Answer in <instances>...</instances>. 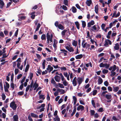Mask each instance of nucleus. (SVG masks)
Masks as SVG:
<instances>
[{
  "mask_svg": "<svg viewBox=\"0 0 121 121\" xmlns=\"http://www.w3.org/2000/svg\"><path fill=\"white\" fill-rule=\"evenodd\" d=\"M77 82L78 84V87L79 88V86L84 81V77H79L77 78Z\"/></svg>",
  "mask_w": 121,
  "mask_h": 121,
  "instance_id": "1",
  "label": "nucleus"
},
{
  "mask_svg": "<svg viewBox=\"0 0 121 121\" xmlns=\"http://www.w3.org/2000/svg\"><path fill=\"white\" fill-rule=\"evenodd\" d=\"M101 99L104 101V102H105L106 101V91L103 92L101 95Z\"/></svg>",
  "mask_w": 121,
  "mask_h": 121,
  "instance_id": "2",
  "label": "nucleus"
},
{
  "mask_svg": "<svg viewBox=\"0 0 121 121\" xmlns=\"http://www.w3.org/2000/svg\"><path fill=\"white\" fill-rule=\"evenodd\" d=\"M10 106L13 110H16L17 108V105L14 101H13L10 103Z\"/></svg>",
  "mask_w": 121,
  "mask_h": 121,
  "instance_id": "3",
  "label": "nucleus"
},
{
  "mask_svg": "<svg viewBox=\"0 0 121 121\" xmlns=\"http://www.w3.org/2000/svg\"><path fill=\"white\" fill-rule=\"evenodd\" d=\"M77 78L76 77H75L72 81V84L74 86H75L78 83L77 82Z\"/></svg>",
  "mask_w": 121,
  "mask_h": 121,
  "instance_id": "4",
  "label": "nucleus"
},
{
  "mask_svg": "<svg viewBox=\"0 0 121 121\" xmlns=\"http://www.w3.org/2000/svg\"><path fill=\"white\" fill-rule=\"evenodd\" d=\"M54 78L55 81L58 82H60L61 79L60 77L57 75H55Z\"/></svg>",
  "mask_w": 121,
  "mask_h": 121,
  "instance_id": "5",
  "label": "nucleus"
},
{
  "mask_svg": "<svg viewBox=\"0 0 121 121\" xmlns=\"http://www.w3.org/2000/svg\"><path fill=\"white\" fill-rule=\"evenodd\" d=\"M112 97L111 95H106V99H109V100L106 101L107 102H110L111 101V100L110 99Z\"/></svg>",
  "mask_w": 121,
  "mask_h": 121,
  "instance_id": "6",
  "label": "nucleus"
},
{
  "mask_svg": "<svg viewBox=\"0 0 121 121\" xmlns=\"http://www.w3.org/2000/svg\"><path fill=\"white\" fill-rule=\"evenodd\" d=\"M84 107L82 105H80L78 107L77 110L78 111L80 110V109H81V111H83L84 110Z\"/></svg>",
  "mask_w": 121,
  "mask_h": 121,
  "instance_id": "7",
  "label": "nucleus"
},
{
  "mask_svg": "<svg viewBox=\"0 0 121 121\" xmlns=\"http://www.w3.org/2000/svg\"><path fill=\"white\" fill-rule=\"evenodd\" d=\"M115 46L114 47V48L116 50H118L119 49V45L118 43H117L115 44Z\"/></svg>",
  "mask_w": 121,
  "mask_h": 121,
  "instance_id": "8",
  "label": "nucleus"
},
{
  "mask_svg": "<svg viewBox=\"0 0 121 121\" xmlns=\"http://www.w3.org/2000/svg\"><path fill=\"white\" fill-rule=\"evenodd\" d=\"M4 5V3L3 0H0V8L2 9Z\"/></svg>",
  "mask_w": 121,
  "mask_h": 121,
  "instance_id": "9",
  "label": "nucleus"
},
{
  "mask_svg": "<svg viewBox=\"0 0 121 121\" xmlns=\"http://www.w3.org/2000/svg\"><path fill=\"white\" fill-rule=\"evenodd\" d=\"M51 82L52 84H53L55 85V86H56V88H57V86H58V85L57 84H56V82L55 81L53 78H52L51 80Z\"/></svg>",
  "mask_w": 121,
  "mask_h": 121,
  "instance_id": "10",
  "label": "nucleus"
},
{
  "mask_svg": "<svg viewBox=\"0 0 121 121\" xmlns=\"http://www.w3.org/2000/svg\"><path fill=\"white\" fill-rule=\"evenodd\" d=\"M57 91L59 92H61V94H64L65 92V90L63 89H60V88L57 89Z\"/></svg>",
  "mask_w": 121,
  "mask_h": 121,
  "instance_id": "11",
  "label": "nucleus"
},
{
  "mask_svg": "<svg viewBox=\"0 0 121 121\" xmlns=\"http://www.w3.org/2000/svg\"><path fill=\"white\" fill-rule=\"evenodd\" d=\"M92 3L91 0H87L86 2V4L88 6H90Z\"/></svg>",
  "mask_w": 121,
  "mask_h": 121,
  "instance_id": "12",
  "label": "nucleus"
},
{
  "mask_svg": "<svg viewBox=\"0 0 121 121\" xmlns=\"http://www.w3.org/2000/svg\"><path fill=\"white\" fill-rule=\"evenodd\" d=\"M83 57L82 55V54L78 55L75 57L76 59H80L82 58Z\"/></svg>",
  "mask_w": 121,
  "mask_h": 121,
  "instance_id": "13",
  "label": "nucleus"
},
{
  "mask_svg": "<svg viewBox=\"0 0 121 121\" xmlns=\"http://www.w3.org/2000/svg\"><path fill=\"white\" fill-rule=\"evenodd\" d=\"M75 24L76 25L77 28L78 30H79L80 29V24L79 22L78 21L75 22Z\"/></svg>",
  "mask_w": 121,
  "mask_h": 121,
  "instance_id": "14",
  "label": "nucleus"
},
{
  "mask_svg": "<svg viewBox=\"0 0 121 121\" xmlns=\"http://www.w3.org/2000/svg\"><path fill=\"white\" fill-rule=\"evenodd\" d=\"M57 43V41L56 39H54L53 41V46L54 48L56 47V45Z\"/></svg>",
  "mask_w": 121,
  "mask_h": 121,
  "instance_id": "15",
  "label": "nucleus"
},
{
  "mask_svg": "<svg viewBox=\"0 0 121 121\" xmlns=\"http://www.w3.org/2000/svg\"><path fill=\"white\" fill-rule=\"evenodd\" d=\"M13 118L14 119V121H18V116L17 115H14L13 117Z\"/></svg>",
  "mask_w": 121,
  "mask_h": 121,
  "instance_id": "16",
  "label": "nucleus"
},
{
  "mask_svg": "<svg viewBox=\"0 0 121 121\" xmlns=\"http://www.w3.org/2000/svg\"><path fill=\"white\" fill-rule=\"evenodd\" d=\"M103 81L102 79L100 77H99V78L98 79V84H101L103 82Z\"/></svg>",
  "mask_w": 121,
  "mask_h": 121,
  "instance_id": "17",
  "label": "nucleus"
},
{
  "mask_svg": "<svg viewBox=\"0 0 121 121\" xmlns=\"http://www.w3.org/2000/svg\"><path fill=\"white\" fill-rule=\"evenodd\" d=\"M95 11L96 13L98 14V5H96L95 6Z\"/></svg>",
  "mask_w": 121,
  "mask_h": 121,
  "instance_id": "18",
  "label": "nucleus"
},
{
  "mask_svg": "<svg viewBox=\"0 0 121 121\" xmlns=\"http://www.w3.org/2000/svg\"><path fill=\"white\" fill-rule=\"evenodd\" d=\"M82 27L83 28H84L86 26V22L84 21H82Z\"/></svg>",
  "mask_w": 121,
  "mask_h": 121,
  "instance_id": "19",
  "label": "nucleus"
},
{
  "mask_svg": "<svg viewBox=\"0 0 121 121\" xmlns=\"http://www.w3.org/2000/svg\"><path fill=\"white\" fill-rule=\"evenodd\" d=\"M58 28L61 30H63L65 28V27L61 24H60L58 27Z\"/></svg>",
  "mask_w": 121,
  "mask_h": 121,
  "instance_id": "20",
  "label": "nucleus"
},
{
  "mask_svg": "<svg viewBox=\"0 0 121 121\" xmlns=\"http://www.w3.org/2000/svg\"><path fill=\"white\" fill-rule=\"evenodd\" d=\"M99 1L101 3H102V4L103 7H104L105 6V4H106V1L104 2V1L103 0H99Z\"/></svg>",
  "mask_w": 121,
  "mask_h": 121,
  "instance_id": "21",
  "label": "nucleus"
},
{
  "mask_svg": "<svg viewBox=\"0 0 121 121\" xmlns=\"http://www.w3.org/2000/svg\"><path fill=\"white\" fill-rule=\"evenodd\" d=\"M77 41L74 40L73 41V42H72V45L75 47H76L77 45Z\"/></svg>",
  "mask_w": 121,
  "mask_h": 121,
  "instance_id": "22",
  "label": "nucleus"
},
{
  "mask_svg": "<svg viewBox=\"0 0 121 121\" xmlns=\"http://www.w3.org/2000/svg\"><path fill=\"white\" fill-rule=\"evenodd\" d=\"M31 116L32 117H34L35 118H37L38 117V116L36 114H35L34 113H31Z\"/></svg>",
  "mask_w": 121,
  "mask_h": 121,
  "instance_id": "23",
  "label": "nucleus"
},
{
  "mask_svg": "<svg viewBox=\"0 0 121 121\" xmlns=\"http://www.w3.org/2000/svg\"><path fill=\"white\" fill-rule=\"evenodd\" d=\"M53 119L54 121H60V118L58 117V116H56Z\"/></svg>",
  "mask_w": 121,
  "mask_h": 121,
  "instance_id": "24",
  "label": "nucleus"
},
{
  "mask_svg": "<svg viewBox=\"0 0 121 121\" xmlns=\"http://www.w3.org/2000/svg\"><path fill=\"white\" fill-rule=\"evenodd\" d=\"M73 99L74 100L73 104L74 105L76 103L77 99L75 96H73Z\"/></svg>",
  "mask_w": 121,
  "mask_h": 121,
  "instance_id": "25",
  "label": "nucleus"
},
{
  "mask_svg": "<svg viewBox=\"0 0 121 121\" xmlns=\"http://www.w3.org/2000/svg\"><path fill=\"white\" fill-rule=\"evenodd\" d=\"M77 9L74 6H73L72 7V11L74 13H75L77 12Z\"/></svg>",
  "mask_w": 121,
  "mask_h": 121,
  "instance_id": "26",
  "label": "nucleus"
},
{
  "mask_svg": "<svg viewBox=\"0 0 121 121\" xmlns=\"http://www.w3.org/2000/svg\"><path fill=\"white\" fill-rule=\"evenodd\" d=\"M105 26V24L104 23L102 24L101 26L102 29L103 30H104L105 32H106V29H104V27Z\"/></svg>",
  "mask_w": 121,
  "mask_h": 121,
  "instance_id": "27",
  "label": "nucleus"
},
{
  "mask_svg": "<svg viewBox=\"0 0 121 121\" xmlns=\"http://www.w3.org/2000/svg\"><path fill=\"white\" fill-rule=\"evenodd\" d=\"M112 42L109 39H106V46L108 45V44L110 45L112 44Z\"/></svg>",
  "mask_w": 121,
  "mask_h": 121,
  "instance_id": "28",
  "label": "nucleus"
},
{
  "mask_svg": "<svg viewBox=\"0 0 121 121\" xmlns=\"http://www.w3.org/2000/svg\"><path fill=\"white\" fill-rule=\"evenodd\" d=\"M40 26V24L39 23H38L37 25V28L35 30V32H36L38 31V30Z\"/></svg>",
  "mask_w": 121,
  "mask_h": 121,
  "instance_id": "29",
  "label": "nucleus"
},
{
  "mask_svg": "<svg viewBox=\"0 0 121 121\" xmlns=\"http://www.w3.org/2000/svg\"><path fill=\"white\" fill-rule=\"evenodd\" d=\"M41 39L42 40H46V36L44 34L42 35L41 36Z\"/></svg>",
  "mask_w": 121,
  "mask_h": 121,
  "instance_id": "30",
  "label": "nucleus"
},
{
  "mask_svg": "<svg viewBox=\"0 0 121 121\" xmlns=\"http://www.w3.org/2000/svg\"><path fill=\"white\" fill-rule=\"evenodd\" d=\"M60 51L61 52H61L60 53V54L61 53H67L68 51L65 50V49H60Z\"/></svg>",
  "mask_w": 121,
  "mask_h": 121,
  "instance_id": "31",
  "label": "nucleus"
},
{
  "mask_svg": "<svg viewBox=\"0 0 121 121\" xmlns=\"http://www.w3.org/2000/svg\"><path fill=\"white\" fill-rule=\"evenodd\" d=\"M99 66L100 67H106V63L103 64V63H102L100 64L99 65Z\"/></svg>",
  "mask_w": 121,
  "mask_h": 121,
  "instance_id": "32",
  "label": "nucleus"
},
{
  "mask_svg": "<svg viewBox=\"0 0 121 121\" xmlns=\"http://www.w3.org/2000/svg\"><path fill=\"white\" fill-rule=\"evenodd\" d=\"M119 89V88L118 86L114 87L113 90L114 91L116 92L118 91Z\"/></svg>",
  "mask_w": 121,
  "mask_h": 121,
  "instance_id": "33",
  "label": "nucleus"
},
{
  "mask_svg": "<svg viewBox=\"0 0 121 121\" xmlns=\"http://www.w3.org/2000/svg\"><path fill=\"white\" fill-rule=\"evenodd\" d=\"M29 67V64L27 65L26 66L25 71V72H27L28 70Z\"/></svg>",
  "mask_w": 121,
  "mask_h": 121,
  "instance_id": "34",
  "label": "nucleus"
},
{
  "mask_svg": "<svg viewBox=\"0 0 121 121\" xmlns=\"http://www.w3.org/2000/svg\"><path fill=\"white\" fill-rule=\"evenodd\" d=\"M67 31V30L65 29L62 31L61 34L62 36H64L65 35V33Z\"/></svg>",
  "mask_w": 121,
  "mask_h": 121,
  "instance_id": "35",
  "label": "nucleus"
},
{
  "mask_svg": "<svg viewBox=\"0 0 121 121\" xmlns=\"http://www.w3.org/2000/svg\"><path fill=\"white\" fill-rule=\"evenodd\" d=\"M91 104L93 107L94 108H96L94 100H91Z\"/></svg>",
  "mask_w": 121,
  "mask_h": 121,
  "instance_id": "36",
  "label": "nucleus"
},
{
  "mask_svg": "<svg viewBox=\"0 0 121 121\" xmlns=\"http://www.w3.org/2000/svg\"><path fill=\"white\" fill-rule=\"evenodd\" d=\"M44 95H39V98L40 99H42L43 100H44L45 97H44Z\"/></svg>",
  "mask_w": 121,
  "mask_h": 121,
  "instance_id": "37",
  "label": "nucleus"
},
{
  "mask_svg": "<svg viewBox=\"0 0 121 121\" xmlns=\"http://www.w3.org/2000/svg\"><path fill=\"white\" fill-rule=\"evenodd\" d=\"M46 60L48 61H52L53 60V58L51 57V58H47L46 59Z\"/></svg>",
  "mask_w": 121,
  "mask_h": 121,
  "instance_id": "38",
  "label": "nucleus"
},
{
  "mask_svg": "<svg viewBox=\"0 0 121 121\" xmlns=\"http://www.w3.org/2000/svg\"><path fill=\"white\" fill-rule=\"evenodd\" d=\"M91 115V116H93L95 113V111L94 110H90Z\"/></svg>",
  "mask_w": 121,
  "mask_h": 121,
  "instance_id": "39",
  "label": "nucleus"
},
{
  "mask_svg": "<svg viewBox=\"0 0 121 121\" xmlns=\"http://www.w3.org/2000/svg\"><path fill=\"white\" fill-rule=\"evenodd\" d=\"M29 76L30 77V80H31L33 77V73H30Z\"/></svg>",
  "mask_w": 121,
  "mask_h": 121,
  "instance_id": "40",
  "label": "nucleus"
},
{
  "mask_svg": "<svg viewBox=\"0 0 121 121\" xmlns=\"http://www.w3.org/2000/svg\"><path fill=\"white\" fill-rule=\"evenodd\" d=\"M24 93V92L23 91H20L18 92L17 93V94L19 95L22 96V95Z\"/></svg>",
  "mask_w": 121,
  "mask_h": 121,
  "instance_id": "41",
  "label": "nucleus"
},
{
  "mask_svg": "<svg viewBox=\"0 0 121 121\" xmlns=\"http://www.w3.org/2000/svg\"><path fill=\"white\" fill-rule=\"evenodd\" d=\"M63 83L65 86H67L68 84V82L65 80L63 82Z\"/></svg>",
  "mask_w": 121,
  "mask_h": 121,
  "instance_id": "42",
  "label": "nucleus"
},
{
  "mask_svg": "<svg viewBox=\"0 0 121 121\" xmlns=\"http://www.w3.org/2000/svg\"><path fill=\"white\" fill-rule=\"evenodd\" d=\"M14 84L13 82L10 84V87L11 88L12 90H13L14 89Z\"/></svg>",
  "mask_w": 121,
  "mask_h": 121,
  "instance_id": "43",
  "label": "nucleus"
},
{
  "mask_svg": "<svg viewBox=\"0 0 121 121\" xmlns=\"http://www.w3.org/2000/svg\"><path fill=\"white\" fill-rule=\"evenodd\" d=\"M116 69V66L115 65H114L112 70L111 71L114 72Z\"/></svg>",
  "mask_w": 121,
  "mask_h": 121,
  "instance_id": "44",
  "label": "nucleus"
},
{
  "mask_svg": "<svg viewBox=\"0 0 121 121\" xmlns=\"http://www.w3.org/2000/svg\"><path fill=\"white\" fill-rule=\"evenodd\" d=\"M111 74H110V76L112 77L114 76L116 74V73L113 71L111 72Z\"/></svg>",
  "mask_w": 121,
  "mask_h": 121,
  "instance_id": "45",
  "label": "nucleus"
},
{
  "mask_svg": "<svg viewBox=\"0 0 121 121\" xmlns=\"http://www.w3.org/2000/svg\"><path fill=\"white\" fill-rule=\"evenodd\" d=\"M12 3V2H9L7 4V5L6 6V8H8L11 5Z\"/></svg>",
  "mask_w": 121,
  "mask_h": 121,
  "instance_id": "46",
  "label": "nucleus"
},
{
  "mask_svg": "<svg viewBox=\"0 0 121 121\" xmlns=\"http://www.w3.org/2000/svg\"><path fill=\"white\" fill-rule=\"evenodd\" d=\"M2 100H4L5 99L6 97V96L3 93L2 94Z\"/></svg>",
  "mask_w": 121,
  "mask_h": 121,
  "instance_id": "47",
  "label": "nucleus"
},
{
  "mask_svg": "<svg viewBox=\"0 0 121 121\" xmlns=\"http://www.w3.org/2000/svg\"><path fill=\"white\" fill-rule=\"evenodd\" d=\"M68 51L70 52H73L74 51V50L73 49L72 47H70L69 48V50H68Z\"/></svg>",
  "mask_w": 121,
  "mask_h": 121,
  "instance_id": "48",
  "label": "nucleus"
},
{
  "mask_svg": "<svg viewBox=\"0 0 121 121\" xmlns=\"http://www.w3.org/2000/svg\"><path fill=\"white\" fill-rule=\"evenodd\" d=\"M58 84L59 85V87L61 88H64V86L62 84L58 83Z\"/></svg>",
  "mask_w": 121,
  "mask_h": 121,
  "instance_id": "49",
  "label": "nucleus"
},
{
  "mask_svg": "<svg viewBox=\"0 0 121 121\" xmlns=\"http://www.w3.org/2000/svg\"><path fill=\"white\" fill-rule=\"evenodd\" d=\"M117 12L116 11H114L112 16V17H115L116 15Z\"/></svg>",
  "mask_w": 121,
  "mask_h": 121,
  "instance_id": "50",
  "label": "nucleus"
},
{
  "mask_svg": "<svg viewBox=\"0 0 121 121\" xmlns=\"http://www.w3.org/2000/svg\"><path fill=\"white\" fill-rule=\"evenodd\" d=\"M13 77L14 74L13 73L11 76V81H12V82H13Z\"/></svg>",
  "mask_w": 121,
  "mask_h": 121,
  "instance_id": "51",
  "label": "nucleus"
},
{
  "mask_svg": "<svg viewBox=\"0 0 121 121\" xmlns=\"http://www.w3.org/2000/svg\"><path fill=\"white\" fill-rule=\"evenodd\" d=\"M18 29L17 28L16 31H15V34L14 35L15 36H17V35L18 34Z\"/></svg>",
  "mask_w": 121,
  "mask_h": 121,
  "instance_id": "52",
  "label": "nucleus"
},
{
  "mask_svg": "<svg viewBox=\"0 0 121 121\" xmlns=\"http://www.w3.org/2000/svg\"><path fill=\"white\" fill-rule=\"evenodd\" d=\"M5 83L6 84V86L5 87L6 88H9V85L8 83L6 82H5Z\"/></svg>",
  "mask_w": 121,
  "mask_h": 121,
  "instance_id": "53",
  "label": "nucleus"
},
{
  "mask_svg": "<svg viewBox=\"0 0 121 121\" xmlns=\"http://www.w3.org/2000/svg\"><path fill=\"white\" fill-rule=\"evenodd\" d=\"M68 2L67 0H64V4L65 5H67L68 4Z\"/></svg>",
  "mask_w": 121,
  "mask_h": 121,
  "instance_id": "54",
  "label": "nucleus"
},
{
  "mask_svg": "<svg viewBox=\"0 0 121 121\" xmlns=\"http://www.w3.org/2000/svg\"><path fill=\"white\" fill-rule=\"evenodd\" d=\"M97 91L96 90H94L93 91V95L94 96L97 93Z\"/></svg>",
  "mask_w": 121,
  "mask_h": 121,
  "instance_id": "55",
  "label": "nucleus"
},
{
  "mask_svg": "<svg viewBox=\"0 0 121 121\" xmlns=\"http://www.w3.org/2000/svg\"><path fill=\"white\" fill-rule=\"evenodd\" d=\"M21 84L20 86L19 87V88L21 90H22L23 88V85L24 84L23 83H21Z\"/></svg>",
  "mask_w": 121,
  "mask_h": 121,
  "instance_id": "56",
  "label": "nucleus"
},
{
  "mask_svg": "<svg viewBox=\"0 0 121 121\" xmlns=\"http://www.w3.org/2000/svg\"><path fill=\"white\" fill-rule=\"evenodd\" d=\"M26 78L25 77H24L22 79L21 81V83H23V82L24 81Z\"/></svg>",
  "mask_w": 121,
  "mask_h": 121,
  "instance_id": "57",
  "label": "nucleus"
},
{
  "mask_svg": "<svg viewBox=\"0 0 121 121\" xmlns=\"http://www.w3.org/2000/svg\"><path fill=\"white\" fill-rule=\"evenodd\" d=\"M19 70L18 69H15V74H17L19 72Z\"/></svg>",
  "mask_w": 121,
  "mask_h": 121,
  "instance_id": "58",
  "label": "nucleus"
},
{
  "mask_svg": "<svg viewBox=\"0 0 121 121\" xmlns=\"http://www.w3.org/2000/svg\"><path fill=\"white\" fill-rule=\"evenodd\" d=\"M30 87V85H28L26 87V92H27L29 90V89Z\"/></svg>",
  "mask_w": 121,
  "mask_h": 121,
  "instance_id": "59",
  "label": "nucleus"
},
{
  "mask_svg": "<svg viewBox=\"0 0 121 121\" xmlns=\"http://www.w3.org/2000/svg\"><path fill=\"white\" fill-rule=\"evenodd\" d=\"M34 82L33 80H32L31 83L30 85V87L31 88L32 87V86H33V85L34 84Z\"/></svg>",
  "mask_w": 121,
  "mask_h": 121,
  "instance_id": "60",
  "label": "nucleus"
},
{
  "mask_svg": "<svg viewBox=\"0 0 121 121\" xmlns=\"http://www.w3.org/2000/svg\"><path fill=\"white\" fill-rule=\"evenodd\" d=\"M62 8L65 10H66L67 9V7L65 6L64 5H63Z\"/></svg>",
  "mask_w": 121,
  "mask_h": 121,
  "instance_id": "61",
  "label": "nucleus"
},
{
  "mask_svg": "<svg viewBox=\"0 0 121 121\" xmlns=\"http://www.w3.org/2000/svg\"><path fill=\"white\" fill-rule=\"evenodd\" d=\"M4 91L5 92H9V90H8V89L9 88H6V87H5V86H4Z\"/></svg>",
  "mask_w": 121,
  "mask_h": 121,
  "instance_id": "62",
  "label": "nucleus"
},
{
  "mask_svg": "<svg viewBox=\"0 0 121 121\" xmlns=\"http://www.w3.org/2000/svg\"><path fill=\"white\" fill-rule=\"evenodd\" d=\"M108 90L109 91H112V87H111L110 86H109L108 87Z\"/></svg>",
  "mask_w": 121,
  "mask_h": 121,
  "instance_id": "63",
  "label": "nucleus"
},
{
  "mask_svg": "<svg viewBox=\"0 0 121 121\" xmlns=\"http://www.w3.org/2000/svg\"><path fill=\"white\" fill-rule=\"evenodd\" d=\"M28 119L30 121H33L31 116L29 115L28 117Z\"/></svg>",
  "mask_w": 121,
  "mask_h": 121,
  "instance_id": "64",
  "label": "nucleus"
}]
</instances>
